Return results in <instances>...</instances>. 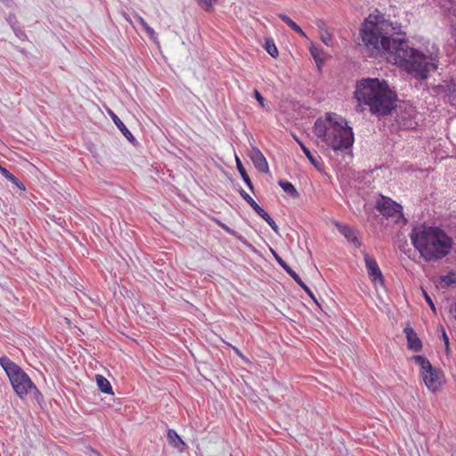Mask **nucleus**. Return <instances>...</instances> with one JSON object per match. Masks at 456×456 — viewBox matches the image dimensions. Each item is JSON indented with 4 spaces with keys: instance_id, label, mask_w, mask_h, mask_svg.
I'll return each instance as SVG.
<instances>
[{
    "instance_id": "11",
    "label": "nucleus",
    "mask_w": 456,
    "mask_h": 456,
    "mask_svg": "<svg viewBox=\"0 0 456 456\" xmlns=\"http://www.w3.org/2000/svg\"><path fill=\"white\" fill-rule=\"evenodd\" d=\"M249 157L258 171L262 173H267L269 171L267 160L258 148L252 147Z\"/></svg>"
},
{
    "instance_id": "4",
    "label": "nucleus",
    "mask_w": 456,
    "mask_h": 456,
    "mask_svg": "<svg viewBox=\"0 0 456 456\" xmlns=\"http://www.w3.org/2000/svg\"><path fill=\"white\" fill-rule=\"evenodd\" d=\"M314 132L335 151L349 150L354 144V133L345 118L336 114H328L326 121L316 120Z\"/></svg>"
},
{
    "instance_id": "7",
    "label": "nucleus",
    "mask_w": 456,
    "mask_h": 456,
    "mask_svg": "<svg viewBox=\"0 0 456 456\" xmlns=\"http://www.w3.org/2000/svg\"><path fill=\"white\" fill-rule=\"evenodd\" d=\"M376 208L387 217L402 216L403 208L388 197L381 196L376 202Z\"/></svg>"
},
{
    "instance_id": "25",
    "label": "nucleus",
    "mask_w": 456,
    "mask_h": 456,
    "mask_svg": "<svg viewBox=\"0 0 456 456\" xmlns=\"http://www.w3.org/2000/svg\"><path fill=\"white\" fill-rule=\"evenodd\" d=\"M262 218L270 225L275 233L279 234L278 225L267 213Z\"/></svg>"
},
{
    "instance_id": "1",
    "label": "nucleus",
    "mask_w": 456,
    "mask_h": 456,
    "mask_svg": "<svg viewBox=\"0 0 456 456\" xmlns=\"http://www.w3.org/2000/svg\"><path fill=\"white\" fill-rule=\"evenodd\" d=\"M388 27L385 20L373 22L366 20L362 25L360 35L369 56L376 58L385 55L389 61L403 68L414 78L428 79L429 73L437 69L436 60L411 47L404 39L387 36L386 29Z\"/></svg>"
},
{
    "instance_id": "18",
    "label": "nucleus",
    "mask_w": 456,
    "mask_h": 456,
    "mask_svg": "<svg viewBox=\"0 0 456 456\" xmlns=\"http://www.w3.org/2000/svg\"><path fill=\"white\" fill-rule=\"evenodd\" d=\"M0 173L10 182L17 185L20 189L25 190V186L20 180L14 176L10 171H8L5 167L0 165Z\"/></svg>"
},
{
    "instance_id": "20",
    "label": "nucleus",
    "mask_w": 456,
    "mask_h": 456,
    "mask_svg": "<svg viewBox=\"0 0 456 456\" xmlns=\"http://www.w3.org/2000/svg\"><path fill=\"white\" fill-rule=\"evenodd\" d=\"M303 152L305 153V155L306 156V158L309 159V161L317 168V169H320L321 168V162L319 160L318 158H316L315 156H314L312 154V152L310 151V150L304 144L302 143L301 142H298Z\"/></svg>"
},
{
    "instance_id": "37",
    "label": "nucleus",
    "mask_w": 456,
    "mask_h": 456,
    "mask_svg": "<svg viewBox=\"0 0 456 456\" xmlns=\"http://www.w3.org/2000/svg\"><path fill=\"white\" fill-rule=\"evenodd\" d=\"M222 227H223L224 230L228 231V232L230 231V230H229V228H228L226 225H224V224H222Z\"/></svg>"
},
{
    "instance_id": "15",
    "label": "nucleus",
    "mask_w": 456,
    "mask_h": 456,
    "mask_svg": "<svg viewBox=\"0 0 456 456\" xmlns=\"http://www.w3.org/2000/svg\"><path fill=\"white\" fill-rule=\"evenodd\" d=\"M236 167L238 169V172L240 173L242 180L244 181V183L247 184V186L248 187V189L254 192V186H253V183L246 171V169L244 168L240 159L236 157Z\"/></svg>"
},
{
    "instance_id": "6",
    "label": "nucleus",
    "mask_w": 456,
    "mask_h": 456,
    "mask_svg": "<svg viewBox=\"0 0 456 456\" xmlns=\"http://www.w3.org/2000/svg\"><path fill=\"white\" fill-rule=\"evenodd\" d=\"M412 360L420 367V374L427 387L432 391L437 390L442 384V373L423 355H414Z\"/></svg>"
},
{
    "instance_id": "27",
    "label": "nucleus",
    "mask_w": 456,
    "mask_h": 456,
    "mask_svg": "<svg viewBox=\"0 0 456 456\" xmlns=\"http://www.w3.org/2000/svg\"><path fill=\"white\" fill-rule=\"evenodd\" d=\"M321 39L328 46L331 45V44H332V37H331L330 34L328 33L327 31H325L322 34Z\"/></svg>"
},
{
    "instance_id": "39",
    "label": "nucleus",
    "mask_w": 456,
    "mask_h": 456,
    "mask_svg": "<svg viewBox=\"0 0 456 456\" xmlns=\"http://www.w3.org/2000/svg\"><path fill=\"white\" fill-rule=\"evenodd\" d=\"M311 52H312L313 56H314V58H316V55H315L314 52L313 50H311Z\"/></svg>"
},
{
    "instance_id": "38",
    "label": "nucleus",
    "mask_w": 456,
    "mask_h": 456,
    "mask_svg": "<svg viewBox=\"0 0 456 456\" xmlns=\"http://www.w3.org/2000/svg\"><path fill=\"white\" fill-rule=\"evenodd\" d=\"M317 24L319 27H321L323 24V22L322 20H319Z\"/></svg>"
},
{
    "instance_id": "24",
    "label": "nucleus",
    "mask_w": 456,
    "mask_h": 456,
    "mask_svg": "<svg viewBox=\"0 0 456 456\" xmlns=\"http://www.w3.org/2000/svg\"><path fill=\"white\" fill-rule=\"evenodd\" d=\"M217 0H197L199 5L202 7L205 11L209 12L213 8V3Z\"/></svg>"
},
{
    "instance_id": "28",
    "label": "nucleus",
    "mask_w": 456,
    "mask_h": 456,
    "mask_svg": "<svg viewBox=\"0 0 456 456\" xmlns=\"http://www.w3.org/2000/svg\"><path fill=\"white\" fill-rule=\"evenodd\" d=\"M254 97L256 98V100L258 102L262 108H265V98L256 89L254 90Z\"/></svg>"
},
{
    "instance_id": "2",
    "label": "nucleus",
    "mask_w": 456,
    "mask_h": 456,
    "mask_svg": "<svg viewBox=\"0 0 456 456\" xmlns=\"http://www.w3.org/2000/svg\"><path fill=\"white\" fill-rule=\"evenodd\" d=\"M410 239L420 256L428 263L438 262L450 254L453 240L437 226H416Z\"/></svg>"
},
{
    "instance_id": "35",
    "label": "nucleus",
    "mask_w": 456,
    "mask_h": 456,
    "mask_svg": "<svg viewBox=\"0 0 456 456\" xmlns=\"http://www.w3.org/2000/svg\"><path fill=\"white\" fill-rule=\"evenodd\" d=\"M134 18L138 20V22L141 24V25H143L146 21L144 20V19L138 15V14H134Z\"/></svg>"
},
{
    "instance_id": "8",
    "label": "nucleus",
    "mask_w": 456,
    "mask_h": 456,
    "mask_svg": "<svg viewBox=\"0 0 456 456\" xmlns=\"http://www.w3.org/2000/svg\"><path fill=\"white\" fill-rule=\"evenodd\" d=\"M362 254L365 262L367 273L371 281L375 284L383 285L384 277L376 259L365 250H362Z\"/></svg>"
},
{
    "instance_id": "34",
    "label": "nucleus",
    "mask_w": 456,
    "mask_h": 456,
    "mask_svg": "<svg viewBox=\"0 0 456 456\" xmlns=\"http://www.w3.org/2000/svg\"><path fill=\"white\" fill-rule=\"evenodd\" d=\"M272 253L280 265L285 262L274 250L272 249Z\"/></svg>"
},
{
    "instance_id": "40",
    "label": "nucleus",
    "mask_w": 456,
    "mask_h": 456,
    "mask_svg": "<svg viewBox=\"0 0 456 456\" xmlns=\"http://www.w3.org/2000/svg\"><path fill=\"white\" fill-rule=\"evenodd\" d=\"M452 456H456V454H452Z\"/></svg>"
},
{
    "instance_id": "13",
    "label": "nucleus",
    "mask_w": 456,
    "mask_h": 456,
    "mask_svg": "<svg viewBox=\"0 0 456 456\" xmlns=\"http://www.w3.org/2000/svg\"><path fill=\"white\" fill-rule=\"evenodd\" d=\"M167 438L168 443L180 452H183L187 447L186 444L174 429L169 428L167 430Z\"/></svg>"
},
{
    "instance_id": "33",
    "label": "nucleus",
    "mask_w": 456,
    "mask_h": 456,
    "mask_svg": "<svg viewBox=\"0 0 456 456\" xmlns=\"http://www.w3.org/2000/svg\"><path fill=\"white\" fill-rule=\"evenodd\" d=\"M145 32L148 34V36L151 39L155 40L157 38L156 33H155L154 29L151 27L147 28V30Z\"/></svg>"
},
{
    "instance_id": "9",
    "label": "nucleus",
    "mask_w": 456,
    "mask_h": 456,
    "mask_svg": "<svg viewBox=\"0 0 456 456\" xmlns=\"http://www.w3.org/2000/svg\"><path fill=\"white\" fill-rule=\"evenodd\" d=\"M336 226L338 232L344 235V237L347 240L348 242L353 244L356 248H360L362 246V241L358 238V232L354 228L339 223L336 224Z\"/></svg>"
},
{
    "instance_id": "5",
    "label": "nucleus",
    "mask_w": 456,
    "mask_h": 456,
    "mask_svg": "<svg viewBox=\"0 0 456 456\" xmlns=\"http://www.w3.org/2000/svg\"><path fill=\"white\" fill-rule=\"evenodd\" d=\"M0 364L5 370L12 388L20 398L27 395L29 391H34L37 400L38 396H42L41 393L31 381L28 374L25 373L16 363L7 357H2L0 358Z\"/></svg>"
},
{
    "instance_id": "21",
    "label": "nucleus",
    "mask_w": 456,
    "mask_h": 456,
    "mask_svg": "<svg viewBox=\"0 0 456 456\" xmlns=\"http://www.w3.org/2000/svg\"><path fill=\"white\" fill-rule=\"evenodd\" d=\"M441 283H444V287L448 288L451 285L456 283V273L449 272L446 275L440 277Z\"/></svg>"
},
{
    "instance_id": "3",
    "label": "nucleus",
    "mask_w": 456,
    "mask_h": 456,
    "mask_svg": "<svg viewBox=\"0 0 456 456\" xmlns=\"http://www.w3.org/2000/svg\"><path fill=\"white\" fill-rule=\"evenodd\" d=\"M354 97L359 102L368 105L370 111L377 116L390 114L396 101V94L385 80L370 77L357 83Z\"/></svg>"
},
{
    "instance_id": "30",
    "label": "nucleus",
    "mask_w": 456,
    "mask_h": 456,
    "mask_svg": "<svg viewBox=\"0 0 456 456\" xmlns=\"http://www.w3.org/2000/svg\"><path fill=\"white\" fill-rule=\"evenodd\" d=\"M251 208L261 217H263L266 214V212L256 202L254 203V205H252Z\"/></svg>"
},
{
    "instance_id": "12",
    "label": "nucleus",
    "mask_w": 456,
    "mask_h": 456,
    "mask_svg": "<svg viewBox=\"0 0 456 456\" xmlns=\"http://www.w3.org/2000/svg\"><path fill=\"white\" fill-rule=\"evenodd\" d=\"M403 332L407 338L409 349L414 352H419L422 349V342L418 337L417 333L411 327H406Z\"/></svg>"
},
{
    "instance_id": "17",
    "label": "nucleus",
    "mask_w": 456,
    "mask_h": 456,
    "mask_svg": "<svg viewBox=\"0 0 456 456\" xmlns=\"http://www.w3.org/2000/svg\"><path fill=\"white\" fill-rule=\"evenodd\" d=\"M279 18L283 21L285 22L291 29H293L294 31H296L297 33H298L300 36L302 37H305V32L302 30V28L296 23L294 22L289 16H287L286 14H283V13H280L279 15Z\"/></svg>"
},
{
    "instance_id": "14",
    "label": "nucleus",
    "mask_w": 456,
    "mask_h": 456,
    "mask_svg": "<svg viewBox=\"0 0 456 456\" xmlns=\"http://www.w3.org/2000/svg\"><path fill=\"white\" fill-rule=\"evenodd\" d=\"M109 113L115 123V125L118 126V128L120 130L122 134L133 144L135 142V138L132 134V133L127 129V127L125 126V124L119 119V118L111 110H109Z\"/></svg>"
},
{
    "instance_id": "10",
    "label": "nucleus",
    "mask_w": 456,
    "mask_h": 456,
    "mask_svg": "<svg viewBox=\"0 0 456 456\" xmlns=\"http://www.w3.org/2000/svg\"><path fill=\"white\" fill-rule=\"evenodd\" d=\"M414 112L411 108L401 111V113L396 116V122L405 129L414 128L417 126Z\"/></svg>"
},
{
    "instance_id": "23",
    "label": "nucleus",
    "mask_w": 456,
    "mask_h": 456,
    "mask_svg": "<svg viewBox=\"0 0 456 456\" xmlns=\"http://www.w3.org/2000/svg\"><path fill=\"white\" fill-rule=\"evenodd\" d=\"M265 49L272 57H277L279 55L278 49L273 40L266 39L265 43Z\"/></svg>"
},
{
    "instance_id": "26",
    "label": "nucleus",
    "mask_w": 456,
    "mask_h": 456,
    "mask_svg": "<svg viewBox=\"0 0 456 456\" xmlns=\"http://www.w3.org/2000/svg\"><path fill=\"white\" fill-rule=\"evenodd\" d=\"M239 193L250 207H252V205L256 203L252 197L249 194H248L242 188L239 190Z\"/></svg>"
},
{
    "instance_id": "32",
    "label": "nucleus",
    "mask_w": 456,
    "mask_h": 456,
    "mask_svg": "<svg viewBox=\"0 0 456 456\" xmlns=\"http://www.w3.org/2000/svg\"><path fill=\"white\" fill-rule=\"evenodd\" d=\"M284 270L285 272L292 278L294 277L297 273L294 272L288 265L286 262H284L281 265Z\"/></svg>"
},
{
    "instance_id": "31",
    "label": "nucleus",
    "mask_w": 456,
    "mask_h": 456,
    "mask_svg": "<svg viewBox=\"0 0 456 456\" xmlns=\"http://www.w3.org/2000/svg\"><path fill=\"white\" fill-rule=\"evenodd\" d=\"M442 338H443V340H444V346H445V351L446 353L449 352V338L444 330V328H442Z\"/></svg>"
},
{
    "instance_id": "29",
    "label": "nucleus",
    "mask_w": 456,
    "mask_h": 456,
    "mask_svg": "<svg viewBox=\"0 0 456 456\" xmlns=\"http://www.w3.org/2000/svg\"><path fill=\"white\" fill-rule=\"evenodd\" d=\"M423 294H424V297L426 299V302L430 306L432 311L435 313L436 312V306H435V304H434L432 298L430 297V296L425 290H423Z\"/></svg>"
},
{
    "instance_id": "22",
    "label": "nucleus",
    "mask_w": 456,
    "mask_h": 456,
    "mask_svg": "<svg viewBox=\"0 0 456 456\" xmlns=\"http://www.w3.org/2000/svg\"><path fill=\"white\" fill-rule=\"evenodd\" d=\"M292 279L307 293V295L314 300L315 303H317V300L313 293V291L310 289L308 286L305 285V283L301 280L299 275L297 273Z\"/></svg>"
},
{
    "instance_id": "36",
    "label": "nucleus",
    "mask_w": 456,
    "mask_h": 456,
    "mask_svg": "<svg viewBox=\"0 0 456 456\" xmlns=\"http://www.w3.org/2000/svg\"><path fill=\"white\" fill-rule=\"evenodd\" d=\"M143 29L146 31L147 30V28H150V26L148 25L147 22H145L143 25H142Z\"/></svg>"
},
{
    "instance_id": "19",
    "label": "nucleus",
    "mask_w": 456,
    "mask_h": 456,
    "mask_svg": "<svg viewBox=\"0 0 456 456\" xmlns=\"http://www.w3.org/2000/svg\"><path fill=\"white\" fill-rule=\"evenodd\" d=\"M279 185L282 188V190L287 192L289 195H290L291 197L293 198H297L298 197V192L297 191V189L295 188V186L288 182V181H284V180H280L278 182Z\"/></svg>"
},
{
    "instance_id": "16",
    "label": "nucleus",
    "mask_w": 456,
    "mask_h": 456,
    "mask_svg": "<svg viewBox=\"0 0 456 456\" xmlns=\"http://www.w3.org/2000/svg\"><path fill=\"white\" fill-rule=\"evenodd\" d=\"M98 388L104 394L113 395L112 387L110 381L102 375H96Z\"/></svg>"
}]
</instances>
